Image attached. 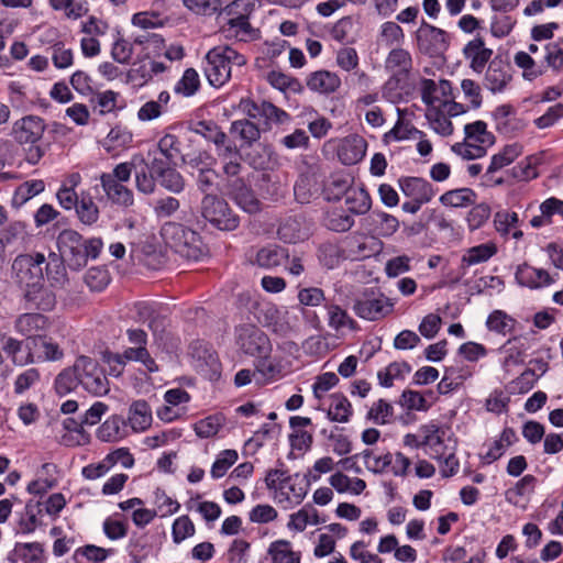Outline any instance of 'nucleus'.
Wrapping results in <instances>:
<instances>
[{
  "label": "nucleus",
  "mask_w": 563,
  "mask_h": 563,
  "mask_svg": "<svg viewBox=\"0 0 563 563\" xmlns=\"http://www.w3.org/2000/svg\"><path fill=\"white\" fill-rule=\"evenodd\" d=\"M134 178L136 189L144 195L155 192L157 176L146 166V161L139 155L136 167L134 168Z\"/></svg>",
  "instance_id": "37998d69"
},
{
  "label": "nucleus",
  "mask_w": 563,
  "mask_h": 563,
  "mask_svg": "<svg viewBox=\"0 0 563 563\" xmlns=\"http://www.w3.org/2000/svg\"><path fill=\"white\" fill-rule=\"evenodd\" d=\"M110 555V550L87 544L78 548L74 553V560L76 563H82L81 560L86 559L88 562L100 563L103 562Z\"/></svg>",
  "instance_id": "e2e57ef3"
},
{
  "label": "nucleus",
  "mask_w": 563,
  "mask_h": 563,
  "mask_svg": "<svg viewBox=\"0 0 563 563\" xmlns=\"http://www.w3.org/2000/svg\"><path fill=\"white\" fill-rule=\"evenodd\" d=\"M367 143L358 136H349L343 140L339 147L338 156L342 164L354 165L363 159L366 153Z\"/></svg>",
  "instance_id": "cd10ccee"
},
{
  "label": "nucleus",
  "mask_w": 563,
  "mask_h": 563,
  "mask_svg": "<svg viewBox=\"0 0 563 563\" xmlns=\"http://www.w3.org/2000/svg\"><path fill=\"white\" fill-rule=\"evenodd\" d=\"M76 216L80 223L91 227L96 224L100 218V210L93 201L91 195L87 191L80 192V201L75 209Z\"/></svg>",
  "instance_id": "a19ab883"
},
{
  "label": "nucleus",
  "mask_w": 563,
  "mask_h": 563,
  "mask_svg": "<svg viewBox=\"0 0 563 563\" xmlns=\"http://www.w3.org/2000/svg\"><path fill=\"white\" fill-rule=\"evenodd\" d=\"M498 252V247L494 242L483 243L467 249L461 258V268L465 269L470 266L486 263Z\"/></svg>",
  "instance_id": "f704fd0d"
},
{
  "label": "nucleus",
  "mask_w": 563,
  "mask_h": 563,
  "mask_svg": "<svg viewBox=\"0 0 563 563\" xmlns=\"http://www.w3.org/2000/svg\"><path fill=\"white\" fill-rule=\"evenodd\" d=\"M235 450H224L216 459L211 467V477L217 479L225 475L228 470L238 461Z\"/></svg>",
  "instance_id": "680f3d73"
},
{
  "label": "nucleus",
  "mask_w": 563,
  "mask_h": 563,
  "mask_svg": "<svg viewBox=\"0 0 563 563\" xmlns=\"http://www.w3.org/2000/svg\"><path fill=\"white\" fill-rule=\"evenodd\" d=\"M385 68L391 74V76L408 79L412 69V58L410 53L404 48L391 49L385 60Z\"/></svg>",
  "instance_id": "7c9ffc66"
},
{
  "label": "nucleus",
  "mask_w": 563,
  "mask_h": 563,
  "mask_svg": "<svg viewBox=\"0 0 563 563\" xmlns=\"http://www.w3.org/2000/svg\"><path fill=\"white\" fill-rule=\"evenodd\" d=\"M249 118L233 121L230 129L231 134L238 136L243 142L242 146L252 145L260 139L261 131L267 130V118L262 120V117L256 111H253V108L249 111Z\"/></svg>",
  "instance_id": "2eb2a0df"
},
{
  "label": "nucleus",
  "mask_w": 563,
  "mask_h": 563,
  "mask_svg": "<svg viewBox=\"0 0 563 563\" xmlns=\"http://www.w3.org/2000/svg\"><path fill=\"white\" fill-rule=\"evenodd\" d=\"M476 192L468 187L457 188L445 191L439 201L445 207L465 208L475 205Z\"/></svg>",
  "instance_id": "ea45409f"
},
{
  "label": "nucleus",
  "mask_w": 563,
  "mask_h": 563,
  "mask_svg": "<svg viewBox=\"0 0 563 563\" xmlns=\"http://www.w3.org/2000/svg\"><path fill=\"white\" fill-rule=\"evenodd\" d=\"M44 120L36 115H25L13 124L12 135L23 147L25 161L37 164L45 155L47 145L43 142Z\"/></svg>",
  "instance_id": "f03ea898"
},
{
  "label": "nucleus",
  "mask_w": 563,
  "mask_h": 563,
  "mask_svg": "<svg viewBox=\"0 0 563 563\" xmlns=\"http://www.w3.org/2000/svg\"><path fill=\"white\" fill-rule=\"evenodd\" d=\"M394 303L383 294L375 296L373 290H365L356 298L353 310L357 317L365 320H379L393 311Z\"/></svg>",
  "instance_id": "1a4fd4ad"
},
{
  "label": "nucleus",
  "mask_w": 563,
  "mask_h": 563,
  "mask_svg": "<svg viewBox=\"0 0 563 563\" xmlns=\"http://www.w3.org/2000/svg\"><path fill=\"white\" fill-rule=\"evenodd\" d=\"M407 79L390 76V78L386 81L383 87V96L386 101L390 103H399L407 102L408 100L404 98V93L408 95V87L406 86Z\"/></svg>",
  "instance_id": "8fccbe9b"
},
{
  "label": "nucleus",
  "mask_w": 563,
  "mask_h": 563,
  "mask_svg": "<svg viewBox=\"0 0 563 563\" xmlns=\"http://www.w3.org/2000/svg\"><path fill=\"white\" fill-rule=\"evenodd\" d=\"M329 327L339 331L343 328L356 329V322L340 306L328 307Z\"/></svg>",
  "instance_id": "bf43d9fd"
},
{
  "label": "nucleus",
  "mask_w": 563,
  "mask_h": 563,
  "mask_svg": "<svg viewBox=\"0 0 563 563\" xmlns=\"http://www.w3.org/2000/svg\"><path fill=\"white\" fill-rule=\"evenodd\" d=\"M45 559L44 545L40 542H18L8 555L11 563H44Z\"/></svg>",
  "instance_id": "a878e982"
},
{
  "label": "nucleus",
  "mask_w": 563,
  "mask_h": 563,
  "mask_svg": "<svg viewBox=\"0 0 563 563\" xmlns=\"http://www.w3.org/2000/svg\"><path fill=\"white\" fill-rule=\"evenodd\" d=\"M394 416L393 406L384 399H379L373 404L367 412V419L376 424H386L390 422Z\"/></svg>",
  "instance_id": "338daca9"
},
{
  "label": "nucleus",
  "mask_w": 563,
  "mask_h": 563,
  "mask_svg": "<svg viewBox=\"0 0 563 563\" xmlns=\"http://www.w3.org/2000/svg\"><path fill=\"white\" fill-rule=\"evenodd\" d=\"M188 128L190 131L213 142L214 145L227 141V134L212 121H190L188 123Z\"/></svg>",
  "instance_id": "a18cd8bd"
},
{
  "label": "nucleus",
  "mask_w": 563,
  "mask_h": 563,
  "mask_svg": "<svg viewBox=\"0 0 563 563\" xmlns=\"http://www.w3.org/2000/svg\"><path fill=\"white\" fill-rule=\"evenodd\" d=\"M196 532L194 522L188 516L178 517L172 527L173 541L179 544L185 539L192 537Z\"/></svg>",
  "instance_id": "774afa93"
},
{
  "label": "nucleus",
  "mask_w": 563,
  "mask_h": 563,
  "mask_svg": "<svg viewBox=\"0 0 563 563\" xmlns=\"http://www.w3.org/2000/svg\"><path fill=\"white\" fill-rule=\"evenodd\" d=\"M231 195L235 203L245 212L253 214L261 211V201L256 198L253 190L246 187L241 179L234 181Z\"/></svg>",
  "instance_id": "72a5a7b5"
},
{
  "label": "nucleus",
  "mask_w": 563,
  "mask_h": 563,
  "mask_svg": "<svg viewBox=\"0 0 563 563\" xmlns=\"http://www.w3.org/2000/svg\"><path fill=\"white\" fill-rule=\"evenodd\" d=\"M183 4L192 13L201 16H211L216 13H227L230 15L235 1L228 4L224 9H222L221 0H183Z\"/></svg>",
  "instance_id": "e433bc0d"
},
{
  "label": "nucleus",
  "mask_w": 563,
  "mask_h": 563,
  "mask_svg": "<svg viewBox=\"0 0 563 563\" xmlns=\"http://www.w3.org/2000/svg\"><path fill=\"white\" fill-rule=\"evenodd\" d=\"M509 70L510 66L503 60H492L485 74V87L493 92L501 91L511 79Z\"/></svg>",
  "instance_id": "c756f323"
},
{
  "label": "nucleus",
  "mask_w": 563,
  "mask_h": 563,
  "mask_svg": "<svg viewBox=\"0 0 563 563\" xmlns=\"http://www.w3.org/2000/svg\"><path fill=\"white\" fill-rule=\"evenodd\" d=\"M324 225L334 232H347L354 225V218L341 209L327 211L324 216Z\"/></svg>",
  "instance_id": "3c124183"
},
{
  "label": "nucleus",
  "mask_w": 563,
  "mask_h": 563,
  "mask_svg": "<svg viewBox=\"0 0 563 563\" xmlns=\"http://www.w3.org/2000/svg\"><path fill=\"white\" fill-rule=\"evenodd\" d=\"M417 42L419 49L430 56L442 54L449 47L446 32L427 22L418 29Z\"/></svg>",
  "instance_id": "f8f14e48"
},
{
  "label": "nucleus",
  "mask_w": 563,
  "mask_h": 563,
  "mask_svg": "<svg viewBox=\"0 0 563 563\" xmlns=\"http://www.w3.org/2000/svg\"><path fill=\"white\" fill-rule=\"evenodd\" d=\"M79 386L75 363L73 366L64 368L55 378L54 388L59 396H66Z\"/></svg>",
  "instance_id": "6e6d98bb"
},
{
  "label": "nucleus",
  "mask_w": 563,
  "mask_h": 563,
  "mask_svg": "<svg viewBox=\"0 0 563 563\" xmlns=\"http://www.w3.org/2000/svg\"><path fill=\"white\" fill-rule=\"evenodd\" d=\"M421 99L426 106H462L456 102L453 96L452 85L446 79L435 82L433 79L422 78L420 80Z\"/></svg>",
  "instance_id": "9b49d317"
},
{
  "label": "nucleus",
  "mask_w": 563,
  "mask_h": 563,
  "mask_svg": "<svg viewBox=\"0 0 563 563\" xmlns=\"http://www.w3.org/2000/svg\"><path fill=\"white\" fill-rule=\"evenodd\" d=\"M238 346L251 356L268 355L272 347L268 336L256 325L241 324L235 329Z\"/></svg>",
  "instance_id": "6e6552de"
},
{
  "label": "nucleus",
  "mask_w": 563,
  "mask_h": 563,
  "mask_svg": "<svg viewBox=\"0 0 563 563\" xmlns=\"http://www.w3.org/2000/svg\"><path fill=\"white\" fill-rule=\"evenodd\" d=\"M540 58L545 66V70L551 68L555 73L563 69V48L556 42L544 45L540 52Z\"/></svg>",
  "instance_id": "864d4df0"
},
{
  "label": "nucleus",
  "mask_w": 563,
  "mask_h": 563,
  "mask_svg": "<svg viewBox=\"0 0 563 563\" xmlns=\"http://www.w3.org/2000/svg\"><path fill=\"white\" fill-rule=\"evenodd\" d=\"M522 153V146L518 143L506 145L501 152L492 157L487 174H493L511 164Z\"/></svg>",
  "instance_id": "49530a36"
},
{
  "label": "nucleus",
  "mask_w": 563,
  "mask_h": 563,
  "mask_svg": "<svg viewBox=\"0 0 563 563\" xmlns=\"http://www.w3.org/2000/svg\"><path fill=\"white\" fill-rule=\"evenodd\" d=\"M268 553L274 563H300V554L290 548V542L278 540L269 545Z\"/></svg>",
  "instance_id": "5fc2aeb1"
},
{
  "label": "nucleus",
  "mask_w": 563,
  "mask_h": 563,
  "mask_svg": "<svg viewBox=\"0 0 563 563\" xmlns=\"http://www.w3.org/2000/svg\"><path fill=\"white\" fill-rule=\"evenodd\" d=\"M220 32L225 38H234L244 43L253 42L261 37L260 30L252 26L249 16L245 14L229 19L221 25Z\"/></svg>",
  "instance_id": "dca6fc26"
},
{
  "label": "nucleus",
  "mask_w": 563,
  "mask_h": 563,
  "mask_svg": "<svg viewBox=\"0 0 563 563\" xmlns=\"http://www.w3.org/2000/svg\"><path fill=\"white\" fill-rule=\"evenodd\" d=\"M32 351L38 350L36 357L43 362H57L64 357V351L52 338L43 334L33 338Z\"/></svg>",
  "instance_id": "c9c22d12"
},
{
  "label": "nucleus",
  "mask_w": 563,
  "mask_h": 563,
  "mask_svg": "<svg viewBox=\"0 0 563 563\" xmlns=\"http://www.w3.org/2000/svg\"><path fill=\"white\" fill-rule=\"evenodd\" d=\"M75 371H77L79 385L89 394L101 397L109 393V380L99 363L86 355L76 358Z\"/></svg>",
  "instance_id": "0eeeda50"
},
{
  "label": "nucleus",
  "mask_w": 563,
  "mask_h": 563,
  "mask_svg": "<svg viewBox=\"0 0 563 563\" xmlns=\"http://www.w3.org/2000/svg\"><path fill=\"white\" fill-rule=\"evenodd\" d=\"M307 87L321 95L335 92L341 86V78L333 71L320 69L308 75Z\"/></svg>",
  "instance_id": "b1692460"
},
{
  "label": "nucleus",
  "mask_w": 563,
  "mask_h": 563,
  "mask_svg": "<svg viewBox=\"0 0 563 563\" xmlns=\"http://www.w3.org/2000/svg\"><path fill=\"white\" fill-rule=\"evenodd\" d=\"M99 179L107 199L113 205L123 208L134 205L133 191L124 185L125 183L115 181L110 176H100Z\"/></svg>",
  "instance_id": "aec40b11"
},
{
  "label": "nucleus",
  "mask_w": 563,
  "mask_h": 563,
  "mask_svg": "<svg viewBox=\"0 0 563 563\" xmlns=\"http://www.w3.org/2000/svg\"><path fill=\"white\" fill-rule=\"evenodd\" d=\"M205 74L210 85L223 86L231 78V68L221 46L211 48L206 57Z\"/></svg>",
  "instance_id": "ddd939ff"
},
{
  "label": "nucleus",
  "mask_w": 563,
  "mask_h": 563,
  "mask_svg": "<svg viewBox=\"0 0 563 563\" xmlns=\"http://www.w3.org/2000/svg\"><path fill=\"white\" fill-rule=\"evenodd\" d=\"M352 415V406L347 398L342 394L331 395V404L328 410V417L331 421L347 422Z\"/></svg>",
  "instance_id": "09e8293b"
},
{
  "label": "nucleus",
  "mask_w": 563,
  "mask_h": 563,
  "mask_svg": "<svg viewBox=\"0 0 563 563\" xmlns=\"http://www.w3.org/2000/svg\"><path fill=\"white\" fill-rule=\"evenodd\" d=\"M288 258V250L276 244H268L258 249L253 247L246 254V260L251 265L264 269L278 267Z\"/></svg>",
  "instance_id": "4468645a"
},
{
  "label": "nucleus",
  "mask_w": 563,
  "mask_h": 563,
  "mask_svg": "<svg viewBox=\"0 0 563 563\" xmlns=\"http://www.w3.org/2000/svg\"><path fill=\"white\" fill-rule=\"evenodd\" d=\"M515 277L519 285L531 289L549 286L554 282L545 269L536 268L526 263L517 267Z\"/></svg>",
  "instance_id": "393cba45"
},
{
  "label": "nucleus",
  "mask_w": 563,
  "mask_h": 563,
  "mask_svg": "<svg viewBox=\"0 0 563 563\" xmlns=\"http://www.w3.org/2000/svg\"><path fill=\"white\" fill-rule=\"evenodd\" d=\"M155 151L167 157L168 161H174L176 163L178 158L181 159V156L185 155L181 153L178 137L172 133H166L159 139Z\"/></svg>",
  "instance_id": "13d9d810"
},
{
  "label": "nucleus",
  "mask_w": 563,
  "mask_h": 563,
  "mask_svg": "<svg viewBox=\"0 0 563 563\" xmlns=\"http://www.w3.org/2000/svg\"><path fill=\"white\" fill-rule=\"evenodd\" d=\"M124 421L119 416L108 418L98 429L97 437L103 442H114L123 437Z\"/></svg>",
  "instance_id": "603ef678"
},
{
  "label": "nucleus",
  "mask_w": 563,
  "mask_h": 563,
  "mask_svg": "<svg viewBox=\"0 0 563 563\" xmlns=\"http://www.w3.org/2000/svg\"><path fill=\"white\" fill-rule=\"evenodd\" d=\"M398 120L394 128L384 134V141H404L415 139L417 135H421L422 132L413 126L411 118L413 112L409 111L408 108H396Z\"/></svg>",
  "instance_id": "412c9836"
},
{
  "label": "nucleus",
  "mask_w": 563,
  "mask_h": 563,
  "mask_svg": "<svg viewBox=\"0 0 563 563\" xmlns=\"http://www.w3.org/2000/svg\"><path fill=\"white\" fill-rule=\"evenodd\" d=\"M85 283L92 291L103 290L110 283V274L104 267H91L85 274Z\"/></svg>",
  "instance_id": "0e129e2a"
},
{
  "label": "nucleus",
  "mask_w": 563,
  "mask_h": 563,
  "mask_svg": "<svg viewBox=\"0 0 563 563\" xmlns=\"http://www.w3.org/2000/svg\"><path fill=\"white\" fill-rule=\"evenodd\" d=\"M465 59L470 62V67L477 74H481L489 62L493 51L485 46L482 37L471 40L463 48Z\"/></svg>",
  "instance_id": "5701e85b"
},
{
  "label": "nucleus",
  "mask_w": 563,
  "mask_h": 563,
  "mask_svg": "<svg viewBox=\"0 0 563 563\" xmlns=\"http://www.w3.org/2000/svg\"><path fill=\"white\" fill-rule=\"evenodd\" d=\"M129 423L134 431H144L152 423V410L145 400L134 401L129 409Z\"/></svg>",
  "instance_id": "79ce46f5"
},
{
  "label": "nucleus",
  "mask_w": 563,
  "mask_h": 563,
  "mask_svg": "<svg viewBox=\"0 0 563 563\" xmlns=\"http://www.w3.org/2000/svg\"><path fill=\"white\" fill-rule=\"evenodd\" d=\"M52 322L48 317L40 312H24L14 321V330L26 338V342L32 343L33 338L42 335L49 329Z\"/></svg>",
  "instance_id": "f3484780"
},
{
  "label": "nucleus",
  "mask_w": 563,
  "mask_h": 563,
  "mask_svg": "<svg viewBox=\"0 0 563 563\" xmlns=\"http://www.w3.org/2000/svg\"><path fill=\"white\" fill-rule=\"evenodd\" d=\"M277 235L285 243H297L303 239L305 233L301 229V222L294 217H288L278 227Z\"/></svg>",
  "instance_id": "4d7b16f0"
},
{
  "label": "nucleus",
  "mask_w": 563,
  "mask_h": 563,
  "mask_svg": "<svg viewBox=\"0 0 563 563\" xmlns=\"http://www.w3.org/2000/svg\"><path fill=\"white\" fill-rule=\"evenodd\" d=\"M493 115L496 129L508 136L517 134L527 125L523 119L517 117L514 108H496Z\"/></svg>",
  "instance_id": "c85d7f7f"
},
{
  "label": "nucleus",
  "mask_w": 563,
  "mask_h": 563,
  "mask_svg": "<svg viewBox=\"0 0 563 563\" xmlns=\"http://www.w3.org/2000/svg\"><path fill=\"white\" fill-rule=\"evenodd\" d=\"M65 261L55 253H51L43 268L45 269L47 280L52 287L62 288L66 285L67 272L65 267Z\"/></svg>",
  "instance_id": "58836bf2"
},
{
  "label": "nucleus",
  "mask_w": 563,
  "mask_h": 563,
  "mask_svg": "<svg viewBox=\"0 0 563 563\" xmlns=\"http://www.w3.org/2000/svg\"><path fill=\"white\" fill-rule=\"evenodd\" d=\"M201 217L221 231H234L240 225V218L229 203L217 195H206L200 203Z\"/></svg>",
  "instance_id": "423d86ee"
},
{
  "label": "nucleus",
  "mask_w": 563,
  "mask_h": 563,
  "mask_svg": "<svg viewBox=\"0 0 563 563\" xmlns=\"http://www.w3.org/2000/svg\"><path fill=\"white\" fill-rule=\"evenodd\" d=\"M367 221L372 227V231L382 238H389L394 235L399 229V220L385 211L374 210L368 217Z\"/></svg>",
  "instance_id": "2f4dec72"
},
{
  "label": "nucleus",
  "mask_w": 563,
  "mask_h": 563,
  "mask_svg": "<svg viewBox=\"0 0 563 563\" xmlns=\"http://www.w3.org/2000/svg\"><path fill=\"white\" fill-rule=\"evenodd\" d=\"M464 112L465 108H449L448 113L443 112L442 108H426L424 117L434 132L448 136L453 133L450 117H455Z\"/></svg>",
  "instance_id": "4be33fe9"
},
{
  "label": "nucleus",
  "mask_w": 563,
  "mask_h": 563,
  "mask_svg": "<svg viewBox=\"0 0 563 563\" xmlns=\"http://www.w3.org/2000/svg\"><path fill=\"white\" fill-rule=\"evenodd\" d=\"M46 257L42 253L18 255L11 265L13 284L22 291L44 282Z\"/></svg>",
  "instance_id": "39448f33"
},
{
  "label": "nucleus",
  "mask_w": 563,
  "mask_h": 563,
  "mask_svg": "<svg viewBox=\"0 0 563 563\" xmlns=\"http://www.w3.org/2000/svg\"><path fill=\"white\" fill-rule=\"evenodd\" d=\"M157 183L173 194H180L185 189V179L176 167L157 176Z\"/></svg>",
  "instance_id": "052dcab7"
},
{
  "label": "nucleus",
  "mask_w": 563,
  "mask_h": 563,
  "mask_svg": "<svg viewBox=\"0 0 563 563\" xmlns=\"http://www.w3.org/2000/svg\"><path fill=\"white\" fill-rule=\"evenodd\" d=\"M398 184L401 192L409 199L428 203L435 195L432 185L420 177H400Z\"/></svg>",
  "instance_id": "6ab92c4d"
},
{
  "label": "nucleus",
  "mask_w": 563,
  "mask_h": 563,
  "mask_svg": "<svg viewBox=\"0 0 563 563\" xmlns=\"http://www.w3.org/2000/svg\"><path fill=\"white\" fill-rule=\"evenodd\" d=\"M41 503L27 501L24 508V515L19 520V532L30 534L41 526L38 515L42 512Z\"/></svg>",
  "instance_id": "de8ad7c7"
},
{
  "label": "nucleus",
  "mask_w": 563,
  "mask_h": 563,
  "mask_svg": "<svg viewBox=\"0 0 563 563\" xmlns=\"http://www.w3.org/2000/svg\"><path fill=\"white\" fill-rule=\"evenodd\" d=\"M1 347L16 366H24L35 362V354L32 351L31 343L26 341L24 343V341L10 336L1 344Z\"/></svg>",
  "instance_id": "bb28decb"
},
{
  "label": "nucleus",
  "mask_w": 563,
  "mask_h": 563,
  "mask_svg": "<svg viewBox=\"0 0 563 563\" xmlns=\"http://www.w3.org/2000/svg\"><path fill=\"white\" fill-rule=\"evenodd\" d=\"M190 354L197 372L209 380L221 375V364L212 346L205 341H196L190 345Z\"/></svg>",
  "instance_id": "9d476101"
},
{
  "label": "nucleus",
  "mask_w": 563,
  "mask_h": 563,
  "mask_svg": "<svg viewBox=\"0 0 563 563\" xmlns=\"http://www.w3.org/2000/svg\"><path fill=\"white\" fill-rule=\"evenodd\" d=\"M354 186V179L346 173H334L330 176L325 187L324 196L328 201H339L345 197L347 191Z\"/></svg>",
  "instance_id": "473e14b6"
},
{
  "label": "nucleus",
  "mask_w": 563,
  "mask_h": 563,
  "mask_svg": "<svg viewBox=\"0 0 563 563\" xmlns=\"http://www.w3.org/2000/svg\"><path fill=\"white\" fill-rule=\"evenodd\" d=\"M103 243L100 238L84 240L82 235L73 229H65L57 236L59 255L70 268L80 269L89 258H97Z\"/></svg>",
  "instance_id": "f257e3e1"
},
{
  "label": "nucleus",
  "mask_w": 563,
  "mask_h": 563,
  "mask_svg": "<svg viewBox=\"0 0 563 563\" xmlns=\"http://www.w3.org/2000/svg\"><path fill=\"white\" fill-rule=\"evenodd\" d=\"M133 140V135L125 128L114 126L108 133L104 147L107 151L126 147Z\"/></svg>",
  "instance_id": "69168bd1"
},
{
  "label": "nucleus",
  "mask_w": 563,
  "mask_h": 563,
  "mask_svg": "<svg viewBox=\"0 0 563 563\" xmlns=\"http://www.w3.org/2000/svg\"><path fill=\"white\" fill-rule=\"evenodd\" d=\"M515 63L523 70V77L528 80H533L547 71L540 56L532 57L527 52H518L515 55Z\"/></svg>",
  "instance_id": "c03bdc74"
},
{
  "label": "nucleus",
  "mask_w": 563,
  "mask_h": 563,
  "mask_svg": "<svg viewBox=\"0 0 563 563\" xmlns=\"http://www.w3.org/2000/svg\"><path fill=\"white\" fill-rule=\"evenodd\" d=\"M159 233L166 246L181 257L198 261L203 255L200 235L184 224L165 222Z\"/></svg>",
  "instance_id": "20e7f679"
},
{
  "label": "nucleus",
  "mask_w": 563,
  "mask_h": 563,
  "mask_svg": "<svg viewBox=\"0 0 563 563\" xmlns=\"http://www.w3.org/2000/svg\"><path fill=\"white\" fill-rule=\"evenodd\" d=\"M267 489L274 490L275 499L279 504L299 505L307 495L309 482L305 476L296 473L288 474L286 470L272 468L265 476Z\"/></svg>",
  "instance_id": "7ed1b4c3"
},
{
  "label": "nucleus",
  "mask_w": 563,
  "mask_h": 563,
  "mask_svg": "<svg viewBox=\"0 0 563 563\" xmlns=\"http://www.w3.org/2000/svg\"><path fill=\"white\" fill-rule=\"evenodd\" d=\"M345 206L352 214L362 216L369 211L372 199L363 186H353L344 197Z\"/></svg>",
  "instance_id": "4c0bfd02"
},
{
  "label": "nucleus",
  "mask_w": 563,
  "mask_h": 563,
  "mask_svg": "<svg viewBox=\"0 0 563 563\" xmlns=\"http://www.w3.org/2000/svg\"><path fill=\"white\" fill-rule=\"evenodd\" d=\"M22 299L26 308L42 312H51L57 303L56 294L44 285V282L22 291Z\"/></svg>",
  "instance_id": "a211bd4d"
}]
</instances>
